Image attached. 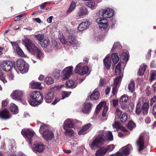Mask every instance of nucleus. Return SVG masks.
Masks as SVG:
<instances>
[{"label": "nucleus", "instance_id": "1", "mask_svg": "<svg viewBox=\"0 0 156 156\" xmlns=\"http://www.w3.org/2000/svg\"><path fill=\"white\" fill-rule=\"evenodd\" d=\"M97 133L98 135L90 145V147L92 149L95 150L99 147L102 142L108 140H112L113 139L112 133L110 131H107L106 133L107 138L105 136V133L103 130L98 131Z\"/></svg>", "mask_w": 156, "mask_h": 156}, {"label": "nucleus", "instance_id": "2", "mask_svg": "<svg viewBox=\"0 0 156 156\" xmlns=\"http://www.w3.org/2000/svg\"><path fill=\"white\" fill-rule=\"evenodd\" d=\"M28 100L31 105L35 106L41 103L43 101V97L40 91H34L30 93Z\"/></svg>", "mask_w": 156, "mask_h": 156}, {"label": "nucleus", "instance_id": "3", "mask_svg": "<svg viewBox=\"0 0 156 156\" xmlns=\"http://www.w3.org/2000/svg\"><path fill=\"white\" fill-rule=\"evenodd\" d=\"M25 45L28 50L33 54H36L37 58L41 59L43 57V55L41 51L33 43L30 39L27 38L25 40Z\"/></svg>", "mask_w": 156, "mask_h": 156}, {"label": "nucleus", "instance_id": "4", "mask_svg": "<svg viewBox=\"0 0 156 156\" xmlns=\"http://www.w3.org/2000/svg\"><path fill=\"white\" fill-rule=\"evenodd\" d=\"M149 105L147 103V99L144 97H141L138 101L136 108V112L139 114L142 112L144 114L147 113Z\"/></svg>", "mask_w": 156, "mask_h": 156}, {"label": "nucleus", "instance_id": "5", "mask_svg": "<svg viewBox=\"0 0 156 156\" xmlns=\"http://www.w3.org/2000/svg\"><path fill=\"white\" fill-rule=\"evenodd\" d=\"M121 64L119 62L115 68V73L116 75H119V76L115 78L113 86L112 93L113 95H115L116 92V89L117 86L123 77V72L120 69Z\"/></svg>", "mask_w": 156, "mask_h": 156}, {"label": "nucleus", "instance_id": "6", "mask_svg": "<svg viewBox=\"0 0 156 156\" xmlns=\"http://www.w3.org/2000/svg\"><path fill=\"white\" fill-rule=\"evenodd\" d=\"M114 148L113 144L108 145L106 147H103L100 148L95 153L96 156H104L106 153L107 151H111Z\"/></svg>", "mask_w": 156, "mask_h": 156}, {"label": "nucleus", "instance_id": "7", "mask_svg": "<svg viewBox=\"0 0 156 156\" xmlns=\"http://www.w3.org/2000/svg\"><path fill=\"white\" fill-rule=\"evenodd\" d=\"M17 66L22 73L28 71L29 66L22 59H19L18 60L17 62Z\"/></svg>", "mask_w": 156, "mask_h": 156}, {"label": "nucleus", "instance_id": "8", "mask_svg": "<svg viewBox=\"0 0 156 156\" xmlns=\"http://www.w3.org/2000/svg\"><path fill=\"white\" fill-rule=\"evenodd\" d=\"M114 14L113 10L110 8L106 9H101L99 10L97 15L98 16H103L104 17L111 18Z\"/></svg>", "mask_w": 156, "mask_h": 156}, {"label": "nucleus", "instance_id": "9", "mask_svg": "<svg viewBox=\"0 0 156 156\" xmlns=\"http://www.w3.org/2000/svg\"><path fill=\"white\" fill-rule=\"evenodd\" d=\"M133 149V148L132 145L130 144H128L122 147L114 155V156H122V155H128Z\"/></svg>", "mask_w": 156, "mask_h": 156}, {"label": "nucleus", "instance_id": "10", "mask_svg": "<svg viewBox=\"0 0 156 156\" xmlns=\"http://www.w3.org/2000/svg\"><path fill=\"white\" fill-rule=\"evenodd\" d=\"M22 134L30 144H31V139L35 134L33 131L29 129H24L22 131Z\"/></svg>", "mask_w": 156, "mask_h": 156}, {"label": "nucleus", "instance_id": "11", "mask_svg": "<svg viewBox=\"0 0 156 156\" xmlns=\"http://www.w3.org/2000/svg\"><path fill=\"white\" fill-rule=\"evenodd\" d=\"M89 14L87 9L84 6H81L77 9L76 16L80 18H83Z\"/></svg>", "mask_w": 156, "mask_h": 156}, {"label": "nucleus", "instance_id": "12", "mask_svg": "<svg viewBox=\"0 0 156 156\" xmlns=\"http://www.w3.org/2000/svg\"><path fill=\"white\" fill-rule=\"evenodd\" d=\"M23 94V91L21 90H14L11 93V97L15 100L21 101L22 99Z\"/></svg>", "mask_w": 156, "mask_h": 156}, {"label": "nucleus", "instance_id": "13", "mask_svg": "<svg viewBox=\"0 0 156 156\" xmlns=\"http://www.w3.org/2000/svg\"><path fill=\"white\" fill-rule=\"evenodd\" d=\"M0 64L1 68L6 72L9 71L12 68V63L9 61L2 62Z\"/></svg>", "mask_w": 156, "mask_h": 156}, {"label": "nucleus", "instance_id": "14", "mask_svg": "<svg viewBox=\"0 0 156 156\" xmlns=\"http://www.w3.org/2000/svg\"><path fill=\"white\" fill-rule=\"evenodd\" d=\"M42 136L46 140L49 141L54 138V135L52 131L46 129L42 133Z\"/></svg>", "mask_w": 156, "mask_h": 156}, {"label": "nucleus", "instance_id": "15", "mask_svg": "<svg viewBox=\"0 0 156 156\" xmlns=\"http://www.w3.org/2000/svg\"><path fill=\"white\" fill-rule=\"evenodd\" d=\"M73 67L72 66L66 68L63 71L62 79L64 80L69 78L72 73Z\"/></svg>", "mask_w": 156, "mask_h": 156}, {"label": "nucleus", "instance_id": "16", "mask_svg": "<svg viewBox=\"0 0 156 156\" xmlns=\"http://www.w3.org/2000/svg\"><path fill=\"white\" fill-rule=\"evenodd\" d=\"M144 141V136L143 135H141L136 142L137 146L138 148V151H142L145 148Z\"/></svg>", "mask_w": 156, "mask_h": 156}, {"label": "nucleus", "instance_id": "17", "mask_svg": "<svg viewBox=\"0 0 156 156\" xmlns=\"http://www.w3.org/2000/svg\"><path fill=\"white\" fill-rule=\"evenodd\" d=\"M92 125L90 123H88L82 127L81 129L79 131L78 133L80 135L85 134L90 131Z\"/></svg>", "mask_w": 156, "mask_h": 156}, {"label": "nucleus", "instance_id": "18", "mask_svg": "<svg viewBox=\"0 0 156 156\" xmlns=\"http://www.w3.org/2000/svg\"><path fill=\"white\" fill-rule=\"evenodd\" d=\"M44 149V146L41 143H34L32 147V150L35 152H42Z\"/></svg>", "mask_w": 156, "mask_h": 156}, {"label": "nucleus", "instance_id": "19", "mask_svg": "<svg viewBox=\"0 0 156 156\" xmlns=\"http://www.w3.org/2000/svg\"><path fill=\"white\" fill-rule=\"evenodd\" d=\"M96 22L99 24V27L100 29H105L108 27V24L107 23V20L105 19L98 18L96 20Z\"/></svg>", "mask_w": 156, "mask_h": 156}, {"label": "nucleus", "instance_id": "20", "mask_svg": "<svg viewBox=\"0 0 156 156\" xmlns=\"http://www.w3.org/2000/svg\"><path fill=\"white\" fill-rule=\"evenodd\" d=\"M92 105L89 103H86L83 105L82 111L83 113L85 114H88L91 109Z\"/></svg>", "mask_w": 156, "mask_h": 156}, {"label": "nucleus", "instance_id": "21", "mask_svg": "<svg viewBox=\"0 0 156 156\" xmlns=\"http://www.w3.org/2000/svg\"><path fill=\"white\" fill-rule=\"evenodd\" d=\"M11 43L14 49L16 48V51L17 54L21 56H24L25 54L22 50L18 46V44L16 42H11Z\"/></svg>", "mask_w": 156, "mask_h": 156}, {"label": "nucleus", "instance_id": "22", "mask_svg": "<svg viewBox=\"0 0 156 156\" xmlns=\"http://www.w3.org/2000/svg\"><path fill=\"white\" fill-rule=\"evenodd\" d=\"M73 127L74 123L72 119H68L64 121L63 126V129H66L67 128H73Z\"/></svg>", "mask_w": 156, "mask_h": 156}, {"label": "nucleus", "instance_id": "23", "mask_svg": "<svg viewBox=\"0 0 156 156\" xmlns=\"http://www.w3.org/2000/svg\"><path fill=\"white\" fill-rule=\"evenodd\" d=\"M90 24V22L88 21L82 22L79 25L78 27V30L80 32L82 31L87 29Z\"/></svg>", "mask_w": 156, "mask_h": 156}, {"label": "nucleus", "instance_id": "24", "mask_svg": "<svg viewBox=\"0 0 156 156\" xmlns=\"http://www.w3.org/2000/svg\"><path fill=\"white\" fill-rule=\"evenodd\" d=\"M67 41L70 44L74 45L77 46H79L80 44V42H77L75 37L72 36L68 37Z\"/></svg>", "mask_w": 156, "mask_h": 156}, {"label": "nucleus", "instance_id": "25", "mask_svg": "<svg viewBox=\"0 0 156 156\" xmlns=\"http://www.w3.org/2000/svg\"><path fill=\"white\" fill-rule=\"evenodd\" d=\"M10 116L9 112L6 109H5L0 112V118L4 119L9 118Z\"/></svg>", "mask_w": 156, "mask_h": 156}, {"label": "nucleus", "instance_id": "26", "mask_svg": "<svg viewBox=\"0 0 156 156\" xmlns=\"http://www.w3.org/2000/svg\"><path fill=\"white\" fill-rule=\"evenodd\" d=\"M104 62L105 67L107 69H109L111 67L112 62L111 57L107 55L105 58L104 59Z\"/></svg>", "mask_w": 156, "mask_h": 156}, {"label": "nucleus", "instance_id": "27", "mask_svg": "<svg viewBox=\"0 0 156 156\" xmlns=\"http://www.w3.org/2000/svg\"><path fill=\"white\" fill-rule=\"evenodd\" d=\"M54 98V94L52 92H50L46 94L45 97L46 102L47 103H51Z\"/></svg>", "mask_w": 156, "mask_h": 156}, {"label": "nucleus", "instance_id": "28", "mask_svg": "<svg viewBox=\"0 0 156 156\" xmlns=\"http://www.w3.org/2000/svg\"><path fill=\"white\" fill-rule=\"evenodd\" d=\"M31 87L33 89H42L43 86L41 83L39 82H32L30 83Z\"/></svg>", "mask_w": 156, "mask_h": 156}, {"label": "nucleus", "instance_id": "29", "mask_svg": "<svg viewBox=\"0 0 156 156\" xmlns=\"http://www.w3.org/2000/svg\"><path fill=\"white\" fill-rule=\"evenodd\" d=\"M99 97V93L97 90H94L90 95V98L92 100H97Z\"/></svg>", "mask_w": 156, "mask_h": 156}, {"label": "nucleus", "instance_id": "30", "mask_svg": "<svg viewBox=\"0 0 156 156\" xmlns=\"http://www.w3.org/2000/svg\"><path fill=\"white\" fill-rule=\"evenodd\" d=\"M9 109L10 111L13 114H17L18 112V110L17 106L15 104L12 103L10 104Z\"/></svg>", "mask_w": 156, "mask_h": 156}, {"label": "nucleus", "instance_id": "31", "mask_svg": "<svg viewBox=\"0 0 156 156\" xmlns=\"http://www.w3.org/2000/svg\"><path fill=\"white\" fill-rule=\"evenodd\" d=\"M65 130V134L67 136L71 137L75 134V132L73 129H64Z\"/></svg>", "mask_w": 156, "mask_h": 156}, {"label": "nucleus", "instance_id": "32", "mask_svg": "<svg viewBox=\"0 0 156 156\" xmlns=\"http://www.w3.org/2000/svg\"><path fill=\"white\" fill-rule=\"evenodd\" d=\"M35 37L39 41L42 42L45 40L46 37L44 34H38L35 35Z\"/></svg>", "mask_w": 156, "mask_h": 156}, {"label": "nucleus", "instance_id": "33", "mask_svg": "<svg viewBox=\"0 0 156 156\" xmlns=\"http://www.w3.org/2000/svg\"><path fill=\"white\" fill-rule=\"evenodd\" d=\"M146 65L145 64H143L141 66L138 72V74L139 75H143L145 72L146 68Z\"/></svg>", "mask_w": 156, "mask_h": 156}, {"label": "nucleus", "instance_id": "34", "mask_svg": "<svg viewBox=\"0 0 156 156\" xmlns=\"http://www.w3.org/2000/svg\"><path fill=\"white\" fill-rule=\"evenodd\" d=\"M135 84L133 80H131L129 83L128 87V89L129 92L132 93L135 90Z\"/></svg>", "mask_w": 156, "mask_h": 156}, {"label": "nucleus", "instance_id": "35", "mask_svg": "<svg viewBox=\"0 0 156 156\" xmlns=\"http://www.w3.org/2000/svg\"><path fill=\"white\" fill-rule=\"evenodd\" d=\"M97 3L95 2H90L87 3V5L92 9H95L97 6Z\"/></svg>", "mask_w": 156, "mask_h": 156}, {"label": "nucleus", "instance_id": "36", "mask_svg": "<svg viewBox=\"0 0 156 156\" xmlns=\"http://www.w3.org/2000/svg\"><path fill=\"white\" fill-rule=\"evenodd\" d=\"M66 86L69 87H73L74 88L77 86V84L75 83L73 80H69L67 81L66 83Z\"/></svg>", "mask_w": 156, "mask_h": 156}, {"label": "nucleus", "instance_id": "37", "mask_svg": "<svg viewBox=\"0 0 156 156\" xmlns=\"http://www.w3.org/2000/svg\"><path fill=\"white\" fill-rule=\"evenodd\" d=\"M81 63H80L76 66L75 69V73L80 75V73L82 71V67L81 65Z\"/></svg>", "mask_w": 156, "mask_h": 156}, {"label": "nucleus", "instance_id": "38", "mask_svg": "<svg viewBox=\"0 0 156 156\" xmlns=\"http://www.w3.org/2000/svg\"><path fill=\"white\" fill-rule=\"evenodd\" d=\"M76 3L74 2H73L67 11V13H70L74 10L76 8Z\"/></svg>", "mask_w": 156, "mask_h": 156}, {"label": "nucleus", "instance_id": "39", "mask_svg": "<svg viewBox=\"0 0 156 156\" xmlns=\"http://www.w3.org/2000/svg\"><path fill=\"white\" fill-rule=\"evenodd\" d=\"M112 58L113 62L114 64L117 63L119 60V58L117 53L113 54L112 55Z\"/></svg>", "mask_w": 156, "mask_h": 156}, {"label": "nucleus", "instance_id": "40", "mask_svg": "<svg viewBox=\"0 0 156 156\" xmlns=\"http://www.w3.org/2000/svg\"><path fill=\"white\" fill-rule=\"evenodd\" d=\"M106 104V102L105 101H103L100 102L99 104L97 106L96 108V113H98L101 108V107L102 106L104 107Z\"/></svg>", "mask_w": 156, "mask_h": 156}, {"label": "nucleus", "instance_id": "41", "mask_svg": "<svg viewBox=\"0 0 156 156\" xmlns=\"http://www.w3.org/2000/svg\"><path fill=\"white\" fill-rule=\"evenodd\" d=\"M44 82L48 84H51L54 83V80L51 77H48L45 78Z\"/></svg>", "mask_w": 156, "mask_h": 156}, {"label": "nucleus", "instance_id": "42", "mask_svg": "<svg viewBox=\"0 0 156 156\" xmlns=\"http://www.w3.org/2000/svg\"><path fill=\"white\" fill-rule=\"evenodd\" d=\"M128 100V98L127 96L126 95H123L121 97V98L119 100V102L121 103V102L122 103H126Z\"/></svg>", "mask_w": 156, "mask_h": 156}, {"label": "nucleus", "instance_id": "43", "mask_svg": "<svg viewBox=\"0 0 156 156\" xmlns=\"http://www.w3.org/2000/svg\"><path fill=\"white\" fill-rule=\"evenodd\" d=\"M127 119V114L124 113L122 114L120 117L121 121L123 122H125L126 121Z\"/></svg>", "mask_w": 156, "mask_h": 156}, {"label": "nucleus", "instance_id": "44", "mask_svg": "<svg viewBox=\"0 0 156 156\" xmlns=\"http://www.w3.org/2000/svg\"><path fill=\"white\" fill-rule=\"evenodd\" d=\"M135 124L132 121H129L127 125L128 128L131 130L135 128Z\"/></svg>", "mask_w": 156, "mask_h": 156}, {"label": "nucleus", "instance_id": "45", "mask_svg": "<svg viewBox=\"0 0 156 156\" xmlns=\"http://www.w3.org/2000/svg\"><path fill=\"white\" fill-rule=\"evenodd\" d=\"M89 70V68L88 66H84L82 68V71L80 73V75H83L85 74H86L88 73Z\"/></svg>", "mask_w": 156, "mask_h": 156}, {"label": "nucleus", "instance_id": "46", "mask_svg": "<svg viewBox=\"0 0 156 156\" xmlns=\"http://www.w3.org/2000/svg\"><path fill=\"white\" fill-rule=\"evenodd\" d=\"M71 93L70 92L63 91L62 93V99H64L66 98L69 97Z\"/></svg>", "mask_w": 156, "mask_h": 156}, {"label": "nucleus", "instance_id": "47", "mask_svg": "<svg viewBox=\"0 0 156 156\" xmlns=\"http://www.w3.org/2000/svg\"><path fill=\"white\" fill-rule=\"evenodd\" d=\"M113 128H115L116 130H117L121 128V124L120 122H115L114 124L112 125Z\"/></svg>", "mask_w": 156, "mask_h": 156}, {"label": "nucleus", "instance_id": "48", "mask_svg": "<svg viewBox=\"0 0 156 156\" xmlns=\"http://www.w3.org/2000/svg\"><path fill=\"white\" fill-rule=\"evenodd\" d=\"M120 54V56L121 59L126 61L128 60V56L126 53L123 52Z\"/></svg>", "mask_w": 156, "mask_h": 156}, {"label": "nucleus", "instance_id": "49", "mask_svg": "<svg viewBox=\"0 0 156 156\" xmlns=\"http://www.w3.org/2000/svg\"><path fill=\"white\" fill-rule=\"evenodd\" d=\"M104 108L103 110L102 115L103 117H105L106 116V113L108 110V108L106 105L104 106Z\"/></svg>", "mask_w": 156, "mask_h": 156}, {"label": "nucleus", "instance_id": "50", "mask_svg": "<svg viewBox=\"0 0 156 156\" xmlns=\"http://www.w3.org/2000/svg\"><path fill=\"white\" fill-rule=\"evenodd\" d=\"M151 81L156 79V71H151Z\"/></svg>", "mask_w": 156, "mask_h": 156}, {"label": "nucleus", "instance_id": "51", "mask_svg": "<svg viewBox=\"0 0 156 156\" xmlns=\"http://www.w3.org/2000/svg\"><path fill=\"white\" fill-rule=\"evenodd\" d=\"M121 113V112L119 110V109L118 108H116L115 112V115L116 117L118 118H119Z\"/></svg>", "mask_w": 156, "mask_h": 156}, {"label": "nucleus", "instance_id": "52", "mask_svg": "<svg viewBox=\"0 0 156 156\" xmlns=\"http://www.w3.org/2000/svg\"><path fill=\"white\" fill-rule=\"evenodd\" d=\"M156 96H154L152 98H151L150 100V105L152 106L154 105V103H156Z\"/></svg>", "mask_w": 156, "mask_h": 156}, {"label": "nucleus", "instance_id": "53", "mask_svg": "<svg viewBox=\"0 0 156 156\" xmlns=\"http://www.w3.org/2000/svg\"><path fill=\"white\" fill-rule=\"evenodd\" d=\"M48 127V126L45 124H44L43 123L41 124V125L40 126V129H39L40 132L41 133L43 130L46 129V128Z\"/></svg>", "mask_w": 156, "mask_h": 156}, {"label": "nucleus", "instance_id": "54", "mask_svg": "<svg viewBox=\"0 0 156 156\" xmlns=\"http://www.w3.org/2000/svg\"><path fill=\"white\" fill-rule=\"evenodd\" d=\"M12 145L13 146H12L11 145L9 147V149L10 151H12L13 150V151H15V149L16 147H15V145L16 144L15 142L14 141H12Z\"/></svg>", "mask_w": 156, "mask_h": 156}, {"label": "nucleus", "instance_id": "55", "mask_svg": "<svg viewBox=\"0 0 156 156\" xmlns=\"http://www.w3.org/2000/svg\"><path fill=\"white\" fill-rule=\"evenodd\" d=\"M105 80L101 78L100 81V85L101 87L103 86L105 84Z\"/></svg>", "mask_w": 156, "mask_h": 156}, {"label": "nucleus", "instance_id": "56", "mask_svg": "<svg viewBox=\"0 0 156 156\" xmlns=\"http://www.w3.org/2000/svg\"><path fill=\"white\" fill-rule=\"evenodd\" d=\"M53 75L55 77H59V72L58 70H55L53 72Z\"/></svg>", "mask_w": 156, "mask_h": 156}, {"label": "nucleus", "instance_id": "57", "mask_svg": "<svg viewBox=\"0 0 156 156\" xmlns=\"http://www.w3.org/2000/svg\"><path fill=\"white\" fill-rule=\"evenodd\" d=\"M7 77L9 80H13L14 79L13 74L12 73H10L7 75Z\"/></svg>", "mask_w": 156, "mask_h": 156}, {"label": "nucleus", "instance_id": "58", "mask_svg": "<svg viewBox=\"0 0 156 156\" xmlns=\"http://www.w3.org/2000/svg\"><path fill=\"white\" fill-rule=\"evenodd\" d=\"M44 44V47H46L49 44V41L48 39H47L46 38H45V40L42 42Z\"/></svg>", "mask_w": 156, "mask_h": 156}, {"label": "nucleus", "instance_id": "59", "mask_svg": "<svg viewBox=\"0 0 156 156\" xmlns=\"http://www.w3.org/2000/svg\"><path fill=\"white\" fill-rule=\"evenodd\" d=\"M59 39L60 41L62 42V43L65 44L66 43V41L65 39V37L62 36L59 37Z\"/></svg>", "mask_w": 156, "mask_h": 156}, {"label": "nucleus", "instance_id": "60", "mask_svg": "<svg viewBox=\"0 0 156 156\" xmlns=\"http://www.w3.org/2000/svg\"><path fill=\"white\" fill-rule=\"evenodd\" d=\"M152 113L154 115H156V103L153 107Z\"/></svg>", "mask_w": 156, "mask_h": 156}, {"label": "nucleus", "instance_id": "61", "mask_svg": "<svg viewBox=\"0 0 156 156\" xmlns=\"http://www.w3.org/2000/svg\"><path fill=\"white\" fill-rule=\"evenodd\" d=\"M23 14H21L16 16L14 19V20L15 21H18L19 20L20 18L23 16Z\"/></svg>", "mask_w": 156, "mask_h": 156}, {"label": "nucleus", "instance_id": "62", "mask_svg": "<svg viewBox=\"0 0 156 156\" xmlns=\"http://www.w3.org/2000/svg\"><path fill=\"white\" fill-rule=\"evenodd\" d=\"M112 104L114 107L116 106L118 103V100H114L112 101Z\"/></svg>", "mask_w": 156, "mask_h": 156}, {"label": "nucleus", "instance_id": "63", "mask_svg": "<svg viewBox=\"0 0 156 156\" xmlns=\"http://www.w3.org/2000/svg\"><path fill=\"white\" fill-rule=\"evenodd\" d=\"M8 103V101L6 100H3L2 102V105L3 107H5L6 106Z\"/></svg>", "mask_w": 156, "mask_h": 156}, {"label": "nucleus", "instance_id": "64", "mask_svg": "<svg viewBox=\"0 0 156 156\" xmlns=\"http://www.w3.org/2000/svg\"><path fill=\"white\" fill-rule=\"evenodd\" d=\"M53 16H51L49 17L47 20V22L48 23H51L52 22V19L53 18Z\"/></svg>", "mask_w": 156, "mask_h": 156}]
</instances>
